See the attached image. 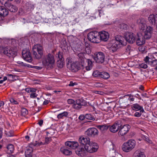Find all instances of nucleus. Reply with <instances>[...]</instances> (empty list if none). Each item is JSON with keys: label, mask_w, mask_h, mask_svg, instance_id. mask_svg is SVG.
I'll use <instances>...</instances> for the list:
<instances>
[{"label": "nucleus", "mask_w": 157, "mask_h": 157, "mask_svg": "<svg viewBox=\"0 0 157 157\" xmlns=\"http://www.w3.org/2000/svg\"><path fill=\"white\" fill-rule=\"evenodd\" d=\"M133 96L131 94H128L125 95L124 97H128L129 98L128 99L130 101H133L134 100V98H131V97H133Z\"/></svg>", "instance_id": "obj_47"}, {"label": "nucleus", "mask_w": 157, "mask_h": 157, "mask_svg": "<svg viewBox=\"0 0 157 157\" xmlns=\"http://www.w3.org/2000/svg\"><path fill=\"white\" fill-rule=\"evenodd\" d=\"M8 10H0V21L2 20V17L7 16L8 14Z\"/></svg>", "instance_id": "obj_29"}, {"label": "nucleus", "mask_w": 157, "mask_h": 157, "mask_svg": "<svg viewBox=\"0 0 157 157\" xmlns=\"http://www.w3.org/2000/svg\"><path fill=\"white\" fill-rule=\"evenodd\" d=\"M143 113L140 112H140H136L134 114V116L135 117H139L141 116L142 113Z\"/></svg>", "instance_id": "obj_52"}, {"label": "nucleus", "mask_w": 157, "mask_h": 157, "mask_svg": "<svg viewBox=\"0 0 157 157\" xmlns=\"http://www.w3.org/2000/svg\"><path fill=\"white\" fill-rule=\"evenodd\" d=\"M98 147L97 143L91 142L90 144L84 146V148L87 152L92 153L97 151Z\"/></svg>", "instance_id": "obj_9"}, {"label": "nucleus", "mask_w": 157, "mask_h": 157, "mask_svg": "<svg viewBox=\"0 0 157 157\" xmlns=\"http://www.w3.org/2000/svg\"><path fill=\"white\" fill-rule=\"evenodd\" d=\"M5 134L7 137H11L14 136V132L12 130L5 131Z\"/></svg>", "instance_id": "obj_36"}, {"label": "nucleus", "mask_w": 157, "mask_h": 157, "mask_svg": "<svg viewBox=\"0 0 157 157\" xmlns=\"http://www.w3.org/2000/svg\"><path fill=\"white\" fill-rule=\"evenodd\" d=\"M101 73L98 71H95L93 72V75L95 77H100Z\"/></svg>", "instance_id": "obj_43"}, {"label": "nucleus", "mask_w": 157, "mask_h": 157, "mask_svg": "<svg viewBox=\"0 0 157 157\" xmlns=\"http://www.w3.org/2000/svg\"><path fill=\"white\" fill-rule=\"evenodd\" d=\"M25 91L26 92L30 93H31L30 88H27L25 89Z\"/></svg>", "instance_id": "obj_61"}, {"label": "nucleus", "mask_w": 157, "mask_h": 157, "mask_svg": "<svg viewBox=\"0 0 157 157\" xmlns=\"http://www.w3.org/2000/svg\"><path fill=\"white\" fill-rule=\"evenodd\" d=\"M110 43V49L113 52L117 51L121 47L126 45L124 37L120 35L116 36L115 39L111 40Z\"/></svg>", "instance_id": "obj_2"}, {"label": "nucleus", "mask_w": 157, "mask_h": 157, "mask_svg": "<svg viewBox=\"0 0 157 157\" xmlns=\"http://www.w3.org/2000/svg\"><path fill=\"white\" fill-rule=\"evenodd\" d=\"M142 138L147 142L150 144H152V141L149 139L147 136L143 135L142 136Z\"/></svg>", "instance_id": "obj_40"}, {"label": "nucleus", "mask_w": 157, "mask_h": 157, "mask_svg": "<svg viewBox=\"0 0 157 157\" xmlns=\"http://www.w3.org/2000/svg\"><path fill=\"white\" fill-rule=\"evenodd\" d=\"M130 127V126L128 124H126L123 126L118 132L119 135L123 136L126 134L128 131Z\"/></svg>", "instance_id": "obj_20"}, {"label": "nucleus", "mask_w": 157, "mask_h": 157, "mask_svg": "<svg viewBox=\"0 0 157 157\" xmlns=\"http://www.w3.org/2000/svg\"><path fill=\"white\" fill-rule=\"evenodd\" d=\"M85 118V116H84V115H81L79 116L78 118L81 121H82L84 120Z\"/></svg>", "instance_id": "obj_57"}, {"label": "nucleus", "mask_w": 157, "mask_h": 157, "mask_svg": "<svg viewBox=\"0 0 157 157\" xmlns=\"http://www.w3.org/2000/svg\"><path fill=\"white\" fill-rule=\"evenodd\" d=\"M0 52L10 57H13L16 53L15 51L10 48L7 47H4L2 46L0 47Z\"/></svg>", "instance_id": "obj_8"}, {"label": "nucleus", "mask_w": 157, "mask_h": 157, "mask_svg": "<svg viewBox=\"0 0 157 157\" xmlns=\"http://www.w3.org/2000/svg\"><path fill=\"white\" fill-rule=\"evenodd\" d=\"M4 5L6 8L8 10L11 9H14V10L18 9V8L16 6L10 3L7 2L6 4H4Z\"/></svg>", "instance_id": "obj_27"}, {"label": "nucleus", "mask_w": 157, "mask_h": 157, "mask_svg": "<svg viewBox=\"0 0 157 157\" xmlns=\"http://www.w3.org/2000/svg\"><path fill=\"white\" fill-rule=\"evenodd\" d=\"M7 0H0V2L2 4H6L7 2Z\"/></svg>", "instance_id": "obj_60"}, {"label": "nucleus", "mask_w": 157, "mask_h": 157, "mask_svg": "<svg viewBox=\"0 0 157 157\" xmlns=\"http://www.w3.org/2000/svg\"><path fill=\"white\" fill-rule=\"evenodd\" d=\"M42 63L45 66H52L55 63L54 55L52 54L49 53L44 57Z\"/></svg>", "instance_id": "obj_6"}, {"label": "nucleus", "mask_w": 157, "mask_h": 157, "mask_svg": "<svg viewBox=\"0 0 157 157\" xmlns=\"http://www.w3.org/2000/svg\"><path fill=\"white\" fill-rule=\"evenodd\" d=\"M85 118L90 120H94L95 119L93 116L90 114H86L85 115Z\"/></svg>", "instance_id": "obj_42"}, {"label": "nucleus", "mask_w": 157, "mask_h": 157, "mask_svg": "<svg viewBox=\"0 0 157 157\" xmlns=\"http://www.w3.org/2000/svg\"><path fill=\"white\" fill-rule=\"evenodd\" d=\"M128 27L127 25L123 23L120 24L119 26V27L121 29H127Z\"/></svg>", "instance_id": "obj_46"}, {"label": "nucleus", "mask_w": 157, "mask_h": 157, "mask_svg": "<svg viewBox=\"0 0 157 157\" xmlns=\"http://www.w3.org/2000/svg\"><path fill=\"white\" fill-rule=\"evenodd\" d=\"M22 56L25 60L29 63L32 62V57L31 53L29 50H23L22 52Z\"/></svg>", "instance_id": "obj_13"}, {"label": "nucleus", "mask_w": 157, "mask_h": 157, "mask_svg": "<svg viewBox=\"0 0 157 157\" xmlns=\"http://www.w3.org/2000/svg\"><path fill=\"white\" fill-rule=\"evenodd\" d=\"M94 93L95 94H100L101 95H102V94L103 93L102 91L97 90L95 91Z\"/></svg>", "instance_id": "obj_58"}, {"label": "nucleus", "mask_w": 157, "mask_h": 157, "mask_svg": "<svg viewBox=\"0 0 157 157\" xmlns=\"http://www.w3.org/2000/svg\"><path fill=\"white\" fill-rule=\"evenodd\" d=\"M77 84L76 82H73L72 81H71L70 83L68 84V86H73L75 85H76Z\"/></svg>", "instance_id": "obj_56"}, {"label": "nucleus", "mask_w": 157, "mask_h": 157, "mask_svg": "<svg viewBox=\"0 0 157 157\" xmlns=\"http://www.w3.org/2000/svg\"><path fill=\"white\" fill-rule=\"evenodd\" d=\"M99 33L97 31H92L89 32L87 35L88 40L94 43H98L100 42Z\"/></svg>", "instance_id": "obj_7"}, {"label": "nucleus", "mask_w": 157, "mask_h": 157, "mask_svg": "<svg viewBox=\"0 0 157 157\" xmlns=\"http://www.w3.org/2000/svg\"><path fill=\"white\" fill-rule=\"evenodd\" d=\"M17 63L19 64L21 66H24V67H29V66H28V65L26 64V63H23V62H21V61H18L17 62Z\"/></svg>", "instance_id": "obj_50"}, {"label": "nucleus", "mask_w": 157, "mask_h": 157, "mask_svg": "<svg viewBox=\"0 0 157 157\" xmlns=\"http://www.w3.org/2000/svg\"><path fill=\"white\" fill-rule=\"evenodd\" d=\"M67 102L68 104H73L74 103H75V101L74 100L71 99H68L67 100Z\"/></svg>", "instance_id": "obj_54"}, {"label": "nucleus", "mask_w": 157, "mask_h": 157, "mask_svg": "<svg viewBox=\"0 0 157 157\" xmlns=\"http://www.w3.org/2000/svg\"><path fill=\"white\" fill-rule=\"evenodd\" d=\"M60 151L62 153L66 155H69L72 154L71 151L66 147H61L60 148Z\"/></svg>", "instance_id": "obj_25"}, {"label": "nucleus", "mask_w": 157, "mask_h": 157, "mask_svg": "<svg viewBox=\"0 0 157 157\" xmlns=\"http://www.w3.org/2000/svg\"><path fill=\"white\" fill-rule=\"evenodd\" d=\"M87 104L86 101L82 98L77 99L75 103L73 105L74 108L79 109L82 108V106H85Z\"/></svg>", "instance_id": "obj_12"}, {"label": "nucleus", "mask_w": 157, "mask_h": 157, "mask_svg": "<svg viewBox=\"0 0 157 157\" xmlns=\"http://www.w3.org/2000/svg\"><path fill=\"white\" fill-rule=\"evenodd\" d=\"M66 62L67 67L70 70L75 71L76 70L78 69V62H73L71 58H68L66 59Z\"/></svg>", "instance_id": "obj_11"}, {"label": "nucleus", "mask_w": 157, "mask_h": 157, "mask_svg": "<svg viewBox=\"0 0 157 157\" xmlns=\"http://www.w3.org/2000/svg\"><path fill=\"white\" fill-rule=\"evenodd\" d=\"M7 152L9 153H12L14 149L13 145L12 144L8 145L7 147Z\"/></svg>", "instance_id": "obj_33"}, {"label": "nucleus", "mask_w": 157, "mask_h": 157, "mask_svg": "<svg viewBox=\"0 0 157 157\" xmlns=\"http://www.w3.org/2000/svg\"><path fill=\"white\" fill-rule=\"evenodd\" d=\"M85 51L86 53L88 54H90L91 52V50L90 48L89 47H86L85 48Z\"/></svg>", "instance_id": "obj_53"}, {"label": "nucleus", "mask_w": 157, "mask_h": 157, "mask_svg": "<svg viewBox=\"0 0 157 157\" xmlns=\"http://www.w3.org/2000/svg\"><path fill=\"white\" fill-rule=\"evenodd\" d=\"M21 115L22 116H25L28 113V111L25 108H22L21 110Z\"/></svg>", "instance_id": "obj_39"}, {"label": "nucleus", "mask_w": 157, "mask_h": 157, "mask_svg": "<svg viewBox=\"0 0 157 157\" xmlns=\"http://www.w3.org/2000/svg\"><path fill=\"white\" fill-rule=\"evenodd\" d=\"M68 114V113L67 112L64 111L61 113L57 115V118L58 119H63V117H67Z\"/></svg>", "instance_id": "obj_30"}, {"label": "nucleus", "mask_w": 157, "mask_h": 157, "mask_svg": "<svg viewBox=\"0 0 157 157\" xmlns=\"http://www.w3.org/2000/svg\"><path fill=\"white\" fill-rule=\"evenodd\" d=\"M78 141L80 143L84 145V146L90 144L92 142L90 141V139L88 137L85 136L79 137Z\"/></svg>", "instance_id": "obj_19"}, {"label": "nucleus", "mask_w": 157, "mask_h": 157, "mask_svg": "<svg viewBox=\"0 0 157 157\" xmlns=\"http://www.w3.org/2000/svg\"><path fill=\"white\" fill-rule=\"evenodd\" d=\"M33 149L32 147H29L27 148L25 152L26 157H32Z\"/></svg>", "instance_id": "obj_28"}, {"label": "nucleus", "mask_w": 157, "mask_h": 157, "mask_svg": "<svg viewBox=\"0 0 157 157\" xmlns=\"http://www.w3.org/2000/svg\"><path fill=\"white\" fill-rule=\"evenodd\" d=\"M57 65L58 67L60 68H63L64 65V60H58L57 62Z\"/></svg>", "instance_id": "obj_31"}, {"label": "nucleus", "mask_w": 157, "mask_h": 157, "mask_svg": "<svg viewBox=\"0 0 157 157\" xmlns=\"http://www.w3.org/2000/svg\"><path fill=\"white\" fill-rule=\"evenodd\" d=\"M56 58H58L59 59L58 60H61V59L62 60H64L63 57V53L60 51L56 54Z\"/></svg>", "instance_id": "obj_37"}, {"label": "nucleus", "mask_w": 157, "mask_h": 157, "mask_svg": "<svg viewBox=\"0 0 157 157\" xmlns=\"http://www.w3.org/2000/svg\"><path fill=\"white\" fill-rule=\"evenodd\" d=\"M36 90H37L36 88H30L31 92L32 93L35 92Z\"/></svg>", "instance_id": "obj_59"}, {"label": "nucleus", "mask_w": 157, "mask_h": 157, "mask_svg": "<svg viewBox=\"0 0 157 157\" xmlns=\"http://www.w3.org/2000/svg\"><path fill=\"white\" fill-rule=\"evenodd\" d=\"M4 105V102L2 101H0V108L3 106Z\"/></svg>", "instance_id": "obj_62"}, {"label": "nucleus", "mask_w": 157, "mask_h": 157, "mask_svg": "<svg viewBox=\"0 0 157 157\" xmlns=\"http://www.w3.org/2000/svg\"><path fill=\"white\" fill-rule=\"evenodd\" d=\"M27 9L33 10L34 8V5L30 2H27L26 4Z\"/></svg>", "instance_id": "obj_38"}, {"label": "nucleus", "mask_w": 157, "mask_h": 157, "mask_svg": "<svg viewBox=\"0 0 157 157\" xmlns=\"http://www.w3.org/2000/svg\"><path fill=\"white\" fill-rule=\"evenodd\" d=\"M150 58L148 56H147L144 59L145 62L147 63L150 64L152 66H155L157 65V59H155V60H150Z\"/></svg>", "instance_id": "obj_24"}, {"label": "nucleus", "mask_w": 157, "mask_h": 157, "mask_svg": "<svg viewBox=\"0 0 157 157\" xmlns=\"http://www.w3.org/2000/svg\"><path fill=\"white\" fill-rule=\"evenodd\" d=\"M136 142L135 140L131 139L125 142L122 146V150L126 152L130 151L134 148L136 145Z\"/></svg>", "instance_id": "obj_5"}, {"label": "nucleus", "mask_w": 157, "mask_h": 157, "mask_svg": "<svg viewBox=\"0 0 157 157\" xmlns=\"http://www.w3.org/2000/svg\"><path fill=\"white\" fill-rule=\"evenodd\" d=\"M49 103V101L48 100H45L43 102L44 105H46Z\"/></svg>", "instance_id": "obj_64"}, {"label": "nucleus", "mask_w": 157, "mask_h": 157, "mask_svg": "<svg viewBox=\"0 0 157 157\" xmlns=\"http://www.w3.org/2000/svg\"><path fill=\"white\" fill-rule=\"evenodd\" d=\"M51 138L46 137L45 139V144H48L51 141Z\"/></svg>", "instance_id": "obj_49"}, {"label": "nucleus", "mask_w": 157, "mask_h": 157, "mask_svg": "<svg viewBox=\"0 0 157 157\" xmlns=\"http://www.w3.org/2000/svg\"><path fill=\"white\" fill-rule=\"evenodd\" d=\"M94 86L97 87H103L104 86V85L100 82H96L94 83Z\"/></svg>", "instance_id": "obj_44"}, {"label": "nucleus", "mask_w": 157, "mask_h": 157, "mask_svg": "<svg viewBox=\"0 0 157 157\" xmlns=\"http://www.w3.org/2000/svg\"><path fill=\"white\" fill-rule=\"evenodd\" d=\"M32 51L34 58L39 59L43 55V48L39 44L34 45L32 48Z\"/></svg>", "instance_id": "obj_4"}, {"label": "nucleus", "mask_w": 157, "mask_h": 157, "mask_svg": "<svg viewBox=\"0 0 157 157\" xmlns=\"http://www.w3.org/2000/svg\"><path fill=\"white\" fill-rule=\"evenodd\" d=\"M84 54L81 52L78 54L79 60L83 66H85L87 71L90 70L92 68L93 63L90 59L86 58L84 56Z\"/></svg>", "instance_id": "obj_3"}, {"label": "nucleus", "mask_w": 157, "mask_h": 157, "mask_svg": "<svg viewBox=\"0 0 157 157\" xmlns=\"http://www.w3.org/2000/svg\"><path fill=\"white\" fill-rule=\"evenodd\" d=\"M136 37L133 33H126L125 37L124 38L126 43L127 41L129 43L132 44L135 41Z\"/></svg>", "instance_id": "obj_14"}, {"label": "nucleus", "mask_w": 157, "mask_h": 157, "mask_svg": "<svg viewBox=\"0 0 157 157\" xmlns=\"http://www.w3.org/2000/svg\"><path fill=\"white\" fill-rule=\"evenodd\" d=\"M120 126L119 122L117 121L111 126L109 125L110 131L113 133L116 132L118 131Z\"/></svg>", "instance_id": "obj_17"}, {"label": "nucleus", "mask_w": 157, "mask_h": 157, "mask_svg": "<svg viewBox=\"0 0 157 157\" xmlns=\"http://www.w3.org/2000/svg\"><path fill=\"white\" fill-rule=\"evenodd\" d=\"M138 34L137 36L136 37L135 41L137 45L138 46L144 44L145 43V40L143 38L144 35Z\"/></svg>", "instance_id": "obj_18"}, {"label": "nucleus", "mask_w": 157, "mask_h": 157, "mask_svg": "<svg viewBox=\"0 0 157 157\" xmlns=\"http://www.w3.org/2000/svg\"><path fill=\"white\" fill-rule=\"evenodd\" d=\"M134 157H145V156L142 152L136 151L134 153Z\"/></svg>", "instance_id": "obj_34"}, {"label": "nucleus", "mask_w": 157, "mask_h": 157, "mask_svg": "<svg viewBox=\"0 0 157 157\" xmlns=\"http://www.w3.org/2000/svg\"><path fill=\"white\" fill-rule=\"evenodd\" d=\"M93 58L96 63H102L105 61V55L102 52H97L94 54Z\"/></svg>", "instance_id": "obj_10"}, {"label": "nucleus", "mask_w": 157, "mask_h": 157, "mask_svg": "<svg viewBox=\"0 0 157 157\" xmlns=\"http://www.w3.org/2000/svg\"><path fill=\"white\" fill-rule=\"evenodd\" d=\"M37 94L35 92L32 93L30 95V97L31 98H33L37 97Z\"/></svg>", "instance_id": "obj_55"}, {"label": "nucleus", "mask_w": 157, "mask_h": 157, "mask_svg": "<svg viewBox=\"0 0 157 157\" xmlns=\"http://www.w3.org/2000/svg\"><path fill=\"white\" fill-rule=\"evenodd\" d=\"M10 102L13 104L16 105L18 104V102L13 98H10Z\"/></svg>", "instance_id": "obj_51"}, {"label": "nucleus", "mask_w": 157, "mask_h": 157, "mask_svg": "<svg viewBox=\"0 0 157 157\" xmlns=\"http://www.w3.org/2000/svg\"><path fill=\"white\" fill-rule=\"evenodd\" d=\"M150 59H157V52H155L151 54L150 56Z\"/></svg>", "instance_id": "obj_45"}, {"label": "nucleus", "mask_w": 157, "mask_h": 157, "mask_svg": "<svg viewBox=\"0 0 157 157\" xmlns=\"http://www.w3.org/2000/svg\"><path fill=\"white\" fill-rule=\"evenodd\" d=\"M43 123V121L42 120H41L40 121L38 122V124L40 126H41Z\"/></svg>", "instance_id": "obj_63"}, {"label": "nucleus", "mask_w": 157, "mask_h": 157, "mask_svg": "<svg viewBox=\"0 0 157 157\" xmlns=\"http://www.w3.org/2000/svg\"><path fill=\"white\" fill-rule=\"evenodd\" d=\"M137 23L138 24L140 27V29L143 32L144 39H150L151 35L153 30V28L150 26H147L146 25L145 19L142 18H140L137 20Z\"/></svg>", "instance_id": "obj_1"}, {"label": "nucleus", "mask_w": 157, "mask_h": 157, "mask_svg": "<svg viewBox=\"0 0 157 157\" xmlns=\"http://www.w3.org/2000/svg\"><path fill=\"white\" fill-rule=\"evenodd\" d=\"M100 77L105 79H107L109 78L110 75L107 72H102L101 73Z\"/></svg>", "instance_id": "obj_35"}, {"label": "nucleus", "mask_w": 157, "mask_h": 157, "mask_svg": "<svg viewBox=\"0 0 157 157\" xmlns=\"http://www.w3.org/2000/svg\"><path fill=\"white\" fill-rule=\"evenodd\" d=\"M109 127V126L106 125H99L98 128L102 131H106Z\"/></svg>", "instance_id": "obj_32"}, {"label": "nucleus", "mask_w": 157, "mask_h": 157, "mask_svg": "<svg viewBox=\"0 0 157 157\" xmlns=\"http://www.w3.org/2000/svg\"><path fill=\"white\" fill-rule=\"evenodd\" d=\"M131 108L132 110L135 111H140V112H144L143 107L137 103H135L132 105Z\"/></svg>", "instance_id": "obj_21"}, {"label": "nucleus", "mask_w": 157, "mask_h": 157, "mask_svg": "<svg viewBox=\"0 0 157 157\" xmlns=\"http://www.w3.org/2000/svg\"><path fill=\"white\" fill-rule=\"evenodd\" d=\"M65 145L73 149L76 148L78 146V144L77 142L71 141H67L65 143Z\"/></svg>", "instance_id": "obj_23"}, {"label": "nucleus", "mask_w": 157, "mask_h": 157, "mask_svg": "<svg viewBox=\"0 0 157 157\" xmlns=\"http://www.w3.org/2000/svg\"><path fill=\"white\" fill-rule=\"evenodd\" d=\"M149 22L153 25H157V14H151L148 18Z\"/></svg>", "instance_id": "obj_22"}, {"label": "nucleus", "mask_w": 157, "mask_h": 157, "mask_svg": "<svg viewBox=\"0 0 157 157\" xmlns=\"http://www.w3.org/2000/svg\"><path fill=\"white\" fill-rule=\"evenodd\" d=\"M76 153L78 155L81 156H84L86 155V151L84 148L80 147L77 149L75 151Z\"/></svg>", "instance_id": "obj_26"}, {"label": "nucleus", "mask_w": 157, "mask_h": 157, "mask_svg": "<svg viewBox=\"0 0 157 157\" xmlns=\"http://www.w3.org/2000/svg\"><path fill=\"white\" fill-rule=\"evenodd\" d=\"M7 77L8 78V80L10 81H13L14 79H16L15 76H13L12 74H8L7 75Z\"/></svg>", "instance_id": "obj_41"}, {"label": "nucleus", "mask_w": 157, "mask_h": 157, "mask_svg": "<svg viewBox=\"0 0 157 157\" xmlns=\"http://www.w3.org/2000/svg\"><path fill=\"white\" fill-rule=\"evenodd\" d=\"M139 66L140 68L144 69H146L147 67V64L143 63L139 64Z\"/></svg>", "instance_id": "obj_48"}, {"label": "nucleus", "mask_w": 157, "mask_h": 157, "mask_svg": "<svg viewBox=\"0 0 157 157\" xmlns=\"http://www.w3.org/2000/svg\"><path fill=\"white\" fill-rule=\"evenodd\" d=\"M99 33V39L100 42L101 40L104 41H107L109 38V33L105 31H102L98 32Z\"/></svg>", "instance_id": "obj_15"}, {"label": "nucleus", "mask_w": 157, "mask_h": 157, "mask_svg": "<svg viewBox=\"0 0 157 157\" xmlns=\"http://www.w3.org/2000/svg\"><path fill=\"white\" fill-rule=\"evenodd\" d=\"M98 130L94 128L88 129L86 132V134L90 137H94L98 134Z\"/></svg>", "instance_id": "obj_16"}]
</instances>
